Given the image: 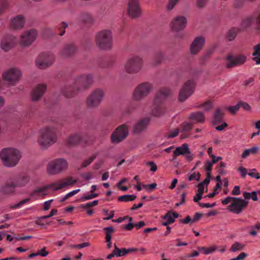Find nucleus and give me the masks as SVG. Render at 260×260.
Instances as JSON below:
<instances>
[{"label":"nucleus","mask_w":260,"mask_h":260,"mask_svg":"<svg viewBox=\"0 0 260 260\" xmlns=\"http://www.w3.org/2000/svg\"><path fill=\"white\" fill-rule=\"evenodd\" d=\"M96 46L102 51H108L113 48V33L109 29H103L96 33L94 38Z\"/></svg>","instance_id":"1"},{"label":"nucleus","mask_w":260,"mask_h":260,"mask_svg":"<svg viewBox=\"0 0 260 260\" xmlns=\"http://www.w3.org/2000/svg\"><path fill=\"white\" fill-rule=\"evenodd\" d=\"M21 156L19 151L13 148H4L0 152V157L4 165L8 167L16 166Z\"/></svg>","instance_id":"2"},{"label":"nucleus","mask_w":260,"mask_h":260,"mask_svg":"<svg viewBox=\"0 0 260 260\" xmlns=\"http://www.w3.org/2000/svg\"><path fill=\"white\" fill-rule=\"evenodd\" d=\"M170 90L167 88H162L156 94L151 110L153 116L159 117L164 114L165 109L161 105L164 100L170 94Z\"/></svg>","instance_id":"3"},{"label":"nucleus","mask_w":260,"mask_h":260,"mask_svg":"<svg viewBox=\"0 0 260 260\" xmlns=\"http://www.w3.org/2000/svg\"><path fill=\"white\" fill-rule=\"evenodd\" d=\"M56 129L54 127H46L41 131L39 145L42 149L47 148L57 140Z\"/></svg>","instance_id":"4"},{"label":"nucleus","mask_w":260,"mask_h":260,"mask_svg":"<svg viewBox=\"0 0 260 260\" xmlns=\"http://www.w3.org/2000/svg\"><path fill=\"white\" fill-rule=\"evenodd\" d=\"M153 88L152 83L144 82L138 84L134 90L132 99L136 102H140L147 96Z\"/></svg>","instance_id":"5"},{"label":"nucleus","mask_w":260,"mask_h":260,"mask_svg":"<svg viewBox=\"0 0 260 260\" xmlns=\"http://www.w3.org/2000/svg\"><path fill=\"white\" fill-rule=\"evenodd\" d=\"M76 182L77 180H74L72 177L67 178L60 183H54L49 185L44 186L43 187L37 188L31 192V196H33L39 193H41L43 195H46V194L44 193V192H45L49 188H51L55 190H57L66 186L74 184Z\"/></svg>","instance_id":"6"},{"label":"nucleus","mask_w":260,"mask_h":260,"mask_svg":"<svg viewBox=\"0 0 260 260\" xmlns=\"http://www.w3.org/2000/svg\"><path fill=\"white\" fill-rule=\"evenodd\" d=\"M68 168L67 161L63 158H57L49 161L47 166L46 171L50 175L60 174Z\"/></svg>","instance_id":"7"},{"label":"nucleus","mask_w":260,"mask_h":260,"mask_svg":"<svg viewBox=\"0 0 260 260\" xmlns=\"http://www.w3.org/2000/svg\"><path fill=\"white\" fill-rule=\"evenodd\" d=\"M22 72L18 68H11L5 71L2 78L9 85L15 86L21 80Z\"/></svg>","instance_id":"8"},{"label":"nucleus","mask_w":260,"mask_h":260,"mask_svg":"<svg viewBox=\"0 0 260 260\" xmlns=\"http://www.w3.org/2000/svg\"><path fill=\"white\" fill-rule=\"evenodd\" d=\"M143 60L139 56L135 55L130 57L125 64V72L134 74L139 73L142 69Z\"/></svg>","instance_id":"9"},{"label":"nucleus","mask_w":260,"mask_h":260,"mask_svg":"<svg viewBox=\"0 0 260 260\" xmlns=\"http://www.w3.org/2000/svg\"><path fill=\"white\" fill-rule=\"evenodd\" d=\"M225 59L226 60L225 66L228 69L237 66H241L244 64L247 59V56L242 54L237 55L229 54L226 56Z\"/></svg>","instance_id":"10"},{"label":"nucleus","mask_w":260,"mask_h":260,"mask_svg":"<svg viewBox=\"0 0 260 260\" xmlns=\"http://www.w3.org/2000/svg\"><path fill=\"white\" fill-rule=\"evenodd\" d=\"M127 14L133 19L139 18L142 15V10L139 0H129L127 3Z\"/></svg>","instance_id":"11"},{"label":"nucleus","mask_w":260,"mask_h":260,"mask_svg":"<svg viewBox=\"0 0 260 260\" xmlns=\"http://www.w3.org/2000/svg\"><path fill=\"white\" fill-rule=\"evenodd\" d=\"M104 95V91L101 89H96L92 91L86 100V104L89 108L98 107L101 103Z\"/></svg>","instance_id":"12"},{"label":"nucleus","mask_w":260,"mask_h":260,"mask_svg":"<svg viewBox=\"0 0 260 260\" xmlns=\"http://www.w3.org/2000/svg\"><path fill=\"white\" fill-rule=\"evenodd\" d=\"M195 88V84L192 80L187 81L180 90L178 100L180 102H184L193 92Z\"/></svg>","instance_id":"13"},{"label":"nucleus","mask_w":260,"mask_h":260,"mask_svg":"<svg viewBox=\"0 0 260 260\" xmlns=\"http://www.w3.org/2000/svg\"><path fill=\"white\" fill-rule=\"evenodd\" d=\"M54 60V57L52 54L41 53L36 61V65L41 69H44L51 66Z\"/></svg>","instance_id":"14"},{"label":"nucleus","mask_w":260,"mask_h":260,"mask_svg":"<svg viewBox=\"0 0 260 260\" xmlns=\"http://www.w3.org/2000/svg\"><path fill=\"white\" fill-rule=\"evenodd\" d=\"M248 201L244 200L241 198H235L229 206V209L230 211L235 213L239 214L244 210L248 206Z\"/></svg>","instance_id":"15"},{"label":"nucleus","mask_w":260,"mask_h":260,"mask_svg":"<svg viewBox=\"0 0 260 260\" xmlns=\"http://www.w3.org/2000/svg\"><path fill=\"white\" fill-rule=\"evenodd\" d=\"M37 35V31L35 29L25 31L21 36L20 44L23 46H29L36 39Z\"/></svg>","instance_id":"16"},{"label":"nucleus","mask_w":260,"mask_h":260,"mask_svg":"<svg viewBox=\"0 0 260 260\" xmlns=\"http://www.w3.org/2000/svg\"><path fill=\"white\" fill-rule=\"evenodd\" d=\"M93 82L91 75H83L78 77L74 82L75 85L81 89H85L91 85Z\"/></svg>","instance_id":"17"},{"label":"nucleus","mask_w":260,"mask_h":260,"mask_svg":"<svg viewBox=\"0 0 260 260\" xmlns=\"http://www.w3.org/2000/svg\"><path fill=\"white\" fill-rule=\"evenodd\" d=\"M87 143L86 137L78 133L70 135L67 140V144L71 147H75L79 145Z\"/></svg>","instance_id":"18"},{"label":"nucleus","mask_w":260,"mask_h":260,"mask_svg":"<svg viewBox=\"0 0 260 260\" xmlns=\"http://www.w3.org/2000/svg\"><path fill=\"white\" fill-rule=\"evenodd\" d=\"M46 89L47 86L45 84L41 83L37 85L31 91V101L33 102L39 101L45 93Z\"/></svg>","instance_id":"19"},{"label":"nucleus","mask_w":260,"mask_h":260,"mask_svg":"<svg viewBox=\"0 0 260 260\" xmlns=\"http://www.w3.org/2000/svg\"><path fill=\"white\" fill-rule=\"evenodd\" d=\"M128 134L127 126L122 124L115 129V143H118L124 140Z\"/></svg>","instance_id":"20"},{"label":"nucleus","mask_w":260,"mask_h":260,"mask_svg":"<svg viewBox=\"0 0 260 260\" xmlns=\"http://www.w3.org/2000/svg\"><path fill=\"white\" fill-rule=\"evenodd\" d=\"M205 43V38L202 36L196 37L190 46V53L192 54H197L203 48Z\"/></svg>","instance_id":"21"},{"label":"nucleus","mask_w":260,"mask_h":260,"mask_svg":"<svg viewBox=\"0 0 260 260\" xmlns=\"http://www.w3.org/2000/svg\"><path fill=\"white\" fill-rule=\"evenodd\" d=\"M25 23L24 17L21 15H18L11 19L9 26L12 29H20L24 27Z\"/></svg>","instance_id":"22"},{"label":"nucleus","mask_w":260,"mask_h":260,"mask_svg":"<svg viewBox=\"0 0 260 260\" xmlns=\"http://www.w3.org/2000/svg\"><path fill=\"white\" fill-rule=\"evenodd\" d=\"M16 188L14 181L10 178L1 186L0 192L3 194L10 196L15 192Z\"/></svg>","instance_id":"23"},{"label":"nucleus","mask_w":260,"mask_h":260,"mask_svg":"<svg viewBox=\"0 0 260 260\" xmlns=\"http://www.w3.org/2000/svg\"><path fill=\"white\" fill-rule=\"evenodd\" d=\"M149 117H144L141 119L134 125L133 131L135 134H140L145 131L150 122Z\"/></svg>","instance_id":"24"},{"label":"nucleus","mask_w":260,"mask_h":260,"mask_svg":"<svg viewBox=\"0 0 260 260\" xmlns=\"http://www.w3.org/2000/svg\"><path fill=\"white\" fill-rule=\"evenodd\" d=\"M187 21L183 16H177L171 22L172 28L176 31L183 29L186 25Z\"/></svg>","instance_id":"25"},{"label":"nucleus","mask_w":260,"mask_h":260,"mask_svg":"<svg viewBox=\"0 0 260 260\" xmlns=\"http://www.w3.org/2000/svg\"><path fill=\"white\" fill-rule=\"evenodd\" d=\"M77 51V47L75 44H68L62 48L60 55L63 58H68L74 55Z\"/></svg>","instance_id":"26"},{"label":"nucleus","mask_w":260,"mask_h":260,"mask_svg":"<svg viewBox=\"0 0 260 260\" xmlns=\"http://www.w3.org/2000/svg\"><path fill=\"white\" fill-rule=\"evenodd\" d=\"M79 91V87L75 85L67 86L63 87L61 90V93L67 98H72L75 96Z\"/></svg>","instance_id":"27"},{"label":"nucleus","mask_w":260,"mask_h":260,"mask_svg":"<svg viewBox=\"0 0 260 260\" xmlns=\"http://www.w3.org/2000/svg\"><path fill=\"white\" fill-rule=\"evenodd\" d=\"M189 119L193 124L203 123L205 122V117L203 112L198 111L191 113L189 116Z\"/></svg>","instance_id":"28"},{"label":"nucleus","mask_w":260,"mask_h":260,"mask_svg":"<svg viewBox=\"0 0 260 260\" xmlns=\"http://www.w3.org/2000/svg\"><path fill=\"white\" fill-rule=\"evenodd\" d=\"M79 20L81 23L87 25H91L94 22V19L92 15L88 13H83L79 16Z\"/></svg>","instance_id":"29"},{"label":"nucleus","mask_w":260,"mask_h":260,"mask_svg":"<svg viewBox=\"0 0 260 260\" xmlns=\"http://www.w3.org/2000/svg\"><path fill=\"white\" fill-rule=\"evenodd\" d=\"M189 152V149L188 144L184 143L180 147H177L174 150L173 153L174 159L176 158L177 156L180 155H185L186 153Z\"/></svg>","instance_id":"30"},{"label":"nucleus","mask_w":260,"mask_h":260,"mask_svg":"<svg viewBox=\"0 0 260 260\" xmlns=\"http://www.w3.org/2000/svg\"><path fill=\"white\" fill-rule=\"evenodd\" d=\"M12 179L14 181L16 187H22L27 184L29 181V178L27 176H21L12 178Z\"/></svg>","instance_id":"31"},{"label":"nucleus","mask_w":260,"mask_h":260,"mask_svg":"<svg viewBox=\"0 0 260 260\" xmlns=\"http://www.w3.org/2000/svg\"><path fill=\"white\" fill-rule=\"evenodd\" d=\"M223 115L224 112L222 109L220 108L216 109L214 114V124H217L218 123L222 122Z\"/></svg>","instance_id":"32"},{"label":"nucleus","mask_w":260,"mask_h":260,"mask_svg":"<svg viewBox=\"0 0 260 260\" xmlns=\"http://www.w3.org/2000/svg\"><path fill=\"white\" fill-rule=\"evenodd\" d=\"M164 58V54L161 51L156 52L153 57L151 64L153 66H156L161 63Z\"/></svg>","instance_id":"33"},{"label":"nucleus","mask_w":260,"mask_h":260,"mask_svg":"<svg viewBox=\"0 0 260 260\" xmlns=\"http://www.w3.org/2000/svg\"><path fill=\"white\" fill-rule=\"evenodd\" d=\"M104 230L106 231V242L107 243V248L110 249L112 247L111 233L114 231V229L112 226H109L104 228Z\"/></svg>","instance_id":"34"},{"label":"nucleus","mask_w":260,"mask_h":260,"mask_svg":"<svg viewBox=\"0 0 260 260\" xmlns=\"http://www.w3.org/2000/svg\"><path fill=\"white\" fill-rule=\"evenodd\" d=\"M254 18L252 16H249L243 19L241 22V27L245 29L249 27L254 22Z\"/></svg>","instance_id":"35"},{"label":"nucleus","mask_w":260,"mask_h":260,"mask_svg":"<svg viewBox=\"0 0 260 260\" xmlns=\"http://www.w3.org/2000/svg\"><path fill=\"white\" fill-rule=\"evenodd\" d=\"M137 197L134 194H125L119 196L118 198L119 202H126L134 201L136 199Z\"/></svg>","instance_id":"36"},{"label":"nucleus","mask_w":260,"mask_h":260,"mask_svg":"<svg viewBox=\"0 0 260 260\" xmlns=\"http://www.w3.org/2000/svg\"><path fill=\"white\" fill-rule=\"evenodd\" d=\"M10 0H0V15L9 8Z\"/></svg>","instance_id":"37"},{"label":"nucleus","mask_w":260,"mask_h":260,"mask_svg":"<svg viewBox=\"0 0 260 260\" xmlns=\"http://www.w3.org/2000/svg\"><path fill=\"white\" fill-rule=\"evenodd\" d=\"M238 32V29L236 28H233L230 29L227 33L226 37L229 41H232L235 39L237 33Z\"/></svg>","instance_id":"38"},{"label":"nucleus","mask_w":260,"mask_h":260,"mask_svg":"<svg viewBox=\"0 0 260 260\" xmlns=\"http://www.w3.org/2000/svg\"><path fill=\"white\" fill-rule=\"evenodd\" d=\"M126 254H127V251H126V248H119L115 244V256L121 257V256H125Z\"/></svg>","instance_id":"39"},{"label":"nucleus","mask_w":260,"mask_h":260,"mask_svg":"<svg viewBox=\"0 0 260 260\" xmlns=\"http://www.w3.org/2000/svg\"><path fill=\"white\" fill-rule=\"evenodd\" d=\"M197 108H202L204 109L205 111L210 110L212 107V102L210 101H207L203 104H201L196 106Z\"/></svg>","instance_id":"40"},{"label":"nucleus","mask_w":260,"mask_h":260,"mask_svg":"<svg viewBox=\"0 0 260 260\" xmlns=\"http://www.w3.org/2000/svg\"><path fill=\"white\" fill-rule=\"evenodd\" d=\"M204 254H208L214 252L216 248L215 246H212L209 248H206L204 247H199L198 248Z\"/></svg>","instance_id":"41"},{"label":"nucleus","mask_w":260,"mask_h":260,"mask_svg":"<svg viewBox=\"0 0 260 260\" xmlns=\"http://www.w3.org/2000/svg\"><path fill=\"white\" fill-rule=\"evenodd\" d=\"M193 123L191 121L190 122H184L181 124V129L182 132H188L193 127Z\"/></svg>","instance_id":"42"},{"label":"nucleus","mask_w":260,"mask_h":260,"mask_svg":"<svg viewBox=\"0 0 260 260\" xmlns=\"http://www.w3.org/2000/svg\"><path fill=\"white\" fill-rule=\"evenodd\" d=\"M68 26L67 23L63 21L58 26L57 28L59 31L58 35L60 36H62L65 33L66 28Z\"/></svg>","instance_id":"43"},{"label":"nucleus","mask_w":260,"mask_h":260,"mask_svg":"<svg viewBox=\"0 0 260 260\" xmlns=\"http://www.w3.org/2000/svg\"><path fill=\"white\" fill-rule=\"evenodd\" d=\"M1 46L3 50L7 51L12 47V44L11 43L6 40H3L1 42Z\"/></svg>","instance_id":"44"},{"label":"nucleus","mask_w":260,"mask_h":260,"mask_svg":"<svg viewBox=\"0 0 260 260\" xmlns=\"http://www.w3.org/2000/svg\"><path fill=\"white\" fill-rule=\"evenodd\" d=\"M244 247V245L238 242H236L232 245L231 248V251L233 252H235L238 250H240L243 249Z\"/></svg>","instance_id":"45"},{"label":"nucleus","mask_w":260,"mask_h":260,"mask_svg":"<svg viewBox=\"0 0 260 260\" xmlns=\"http://www.w3.org/2000/svg\"><path fill=\"white\" fill-rule=\"evenodd\" d=\"M179 1V0H169L167 6V10L170 11L173 10Z\"/></svg>","instance_id":"46"},{"label":"nucleus","mask_w":260,"mask_h":260,"mask_svg":"<svg viewBox=\"0 0 260 260\" xmlns=\"http://www.w3.org/2000/svg\"><path fill=\"white\" fill-rule=\"evenodd\" d=\"M164 220H166L169 223L171 224L175 221L174 218L172 216L171 212H168L163 217Z\"/></svg>","instance_id":"47"},{"label":"nucleus","mask_w":260,"mask_h":260,"mask_svg":"<svg viewBox=\"0 0 260 260\" xmlns=\"http://www.w3.org/2000/svg\"><path fill=\"white\" fill-rule=\"evenodd\" d=\"M179 134V130L178 129H175L172 131L169 132L166 134V137L168 139L173 138L176 137Z\"/></svg>","instance_id":"48"},{"label":"nucleus","mask_w":260,"mask_h":260,"mask_svg":"<svg viewBox=\"0 0 260 260\" xmlns=\"http://www.w3.org/2000/svg\"><path fill=\"white\" fill-rule=\"evenodd\" d=\"M95 157L96 155H93L90 156L88 159L85 160L82 165V167L85 168L87 167L89 164H90L92 162V161L95 158Z\"/></svg>","instance_id":"49"},{"label":"nucleus","mask_w":260,"mask_h":260,"mask_svg":"<svg viewBox=\"0 0 260 260\" xmlns=\"http://www.w3.org/2000/svg\"><path fill=\"white\" fill-rule=\"evenodd\" d=\"M98 204V200H94V201H93L92 202L87 203L85 205H81L79 207L80 208L85 209V208H87L90 207L95 206L97 205Z\"/></svg>","instance_id":"50"},{"label":"nucleus","mask_w":260,"mask_h":260,"mask_svg":"<svg viewBox=\"0 0 260 260\" xmlns=\"http://www.w3.org/2000/svg\"><path fill=\"white\" fill-rule=\"evenodd\" d=\"M239 102L238 104L235 106H230L229 107L228 109L230 112L233 113V114H236V113L239 110L240 108Z\"/></svg>","instance_id":"51"},{"label":"nucleus","mask_w":260,"mask_h":260,"mask_svg":"<svg viewBox=\"0 0 260 260\" xmlns=\"http://www.w3.org/2000/svg\"><path fill=\"white\" fill-rule=\"evenodd\" d=\"M201 177V174L200 173H197V174L196 173H194L192 174H191L189 177L188 180L189 181H192V180H197L199 181L200 180Z\"/></svg>","instance_id":"52"},{"label":"nucleus","mask_w":260,"mask_h":260,"mask_svg":"<svg viewBox=\"0 0 260 260\" xmlns=\"http://www.w3.org/2000/svg\"><path fill=\"white\" fill-rule=\"evenodd\" d=\"M245 2V0H235L234 7L237 9H240L244 6Z\"/></svg>","instance_id":"53"},{"label":"nucleus","mask_w":260,"mask_h":260,"mask_svg":"<svg viewBox=\"0 0 260 260\" xmlns=\"http://www.w3.org/2000/svg\"><path fill=\"white\" fill-rule=\"evenodd\" d=\"M157 184L155 183L150 184H143V187L148 191H151L156 187Z\"/></svg>","instance_id":"54"},{"label":"nucleus","mask_w":260,"mask_h":260,"mask_svg":"<svg viewBox=\"0 0 260 260\" xmlns=\"http://www.w3.org/2000/svg\"><path fill=\"white\" fill-rule=\"evenodd\" d=\"M90 245L89 243L84 242L82 244L71 245L70 247L73 248H82L85 247H88Z\"/></svg>","instance_id":"55"},{"label":"nucleus","mask_w":260,"mask_h":260,"mask_svg":"<svg viewBox=\"0 0 260 260\" xmlns=\"http://www.w3.org/2000/svg\"><path fill=\"white\" fill-rule=\"evenodd\" d=\"M252 55L260 56V43L253 47V52Z\"/></svg>","instance_id":"56"},{"label":"nucleus","mask_w":260,"mask_h":260,"mask_svg":"<svg viewBox=\"0 0 260 260\" xmlns=\"http://www.w3.org/2000/svg\"><path fill=\"white\" fill-rule=\"evenodd\" d=\"M239 104L240 105V108H242L244 110L246 111H249L251 109L250 105L246 102L240 101Z\"/></svg>","instance_id":"57"},{"label":"nucleus","mask_w":260,"mask_h":260,"mask_svg":"<svg viewBox=\"0 0 260 260\" xmlns=\"http://www.w3.org/2000/svg\"><path fill=\"white\" fill-rule=\"evenodd\" d=\"M237 170L241 173V176L242 178H244L245 177L247 174V170L246 168L243 167H240L238 168Z\"/></svg>","instance_id":"58"},{"label":"nucleus","mask_w":260,"mask_h":260,"mask_svg":"<svg viewBox=\"0 0 260 260\" xmlns=\"http://www.w3.org/2000/svg\"><path fill=\"white\" fill-rule=\"evenodd\" d=\"M57 212V210L56 209H52L51 211L50 214H48V215L41 216L39 218L40 219H47L48 218H50V217H52V216H53L54 215H55Z\"/></svg>","instance_id":"59"},{"label":"nucleus","mask_w":260,"mask_h":260,"mask_svg":"<svg viewBox=\"0 0 260 260\" xmlns=\"http://www.w3.org/2000/svg\"><path fill=\"white\" fill-rule=\"evenodd\" d=\"M37 253L38 255H41L43 257H45L49 254V252L46 250L45 247L41 250H38Z\"/></svg>","instance_id":"60"},{"label":"nucleus","mask_w":260,"mask_h":260,"mask_svg":"<svg viewBox=\"0 0 260 260\" xmlns=\"http://www.w3.org/2000/svg\"><path fill=\"white\" fill-rule=\"evenodd\" d=\"M146 165L150 166V171L152 172H155L157 169L156 165L153 161H148L146 163Z\"/></svg>","instance_id":"61"},{"label":"nucleus","mask_w":260,"mask_h":260,"mask_svg":"<svg viewBox=\"0 0 260 260\" xmlns=\"http://www.w3.org/2000/svg\"><path fill=\"white\" fill-rule=\"evenodd\" d=\"M134 227H135L134 224L131 222L127 224L122 225V228L123 229L128 231H131L134 228Z\"/></svg>","instance_id":"62"},{"label":"nucleus","mask_w":260,"mask_h":260,"mask_svg":"<svg viewBox=\"0 0 260 260\" xmlns=\"http://www.w3.org/2000/svg\"><path fill=\"white\" fill-rule=\"evenodd\" d=\"M208 0H197V5L198 8H202L206 5Z\"/></svg>","instance_id":"63"},{"label":"nucleus","mask_w":260,"mask_h":260,"mask_svg":"<svg viewBox=\"0 0 260 260\" xmlns=\"http://www.w3.org/2000/svg\"><path fill=\"white\" fill-rule=\"evenodd\" d=\"M213 163L208 160L206 161L205 164L206 170L208 171V173H210L212 168Z\"/></svg>","instance_id":"64"}]
</instances>
